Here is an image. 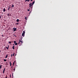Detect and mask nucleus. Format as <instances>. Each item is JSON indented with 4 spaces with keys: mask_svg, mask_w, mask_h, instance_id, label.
Returning <instances> with one entry per match:
<instances>
[{
    "mask_svg": "<svg viewBox=\"0 0 78 78\" xmlns=\"http://www.w3.org/2000/svg\"><path fill=\"white\" fill-rule=\"evenodd\" d=\"M0 19H1V16H0Z\"/></svg>",
    "mask_w": 78,
    "mask_h": 78,
    "instance_id": "obj_33",
    "label": "nucleus"
},
{
    "mask_svg": "<svg viewBox=\"0 0 78 78\" xmlns=\"http://www.w3.org/2000/svg\"><path fill=\"white\" fill-rule=\"evenodd\" d=\"M27 11H30V9H27Z\"/></svg>",
    "mask_w": 78,
    "mask_h": 78,
    "instance_id": "obj_26",
    "label": "nucleus"
},
{
    "mask_svg": "<svg viewBox=\"0 0 78 78\" xmlns=\"http://www.w3.org/2000/svg\"><path fill=\"white\" fill-rule=\"evenodd\" d=\"M35 2V1H34V2H33L32 3V5H34V3Z\"/></svg>",
    "mask_w": 78,
    "mask_h": 78,
    "instance_id": "obj_10",
    "label": "nucleus"
},
{
    "mask_svg": "<svg viewBox=\"0 0 78 78\" xmlns=\"http://www.w3.org/2000/svg\"><path fill=\"white\" fill-rule=\"evenodd\" d=\"M10 77H11V75H10Z\"/></svg>",
    "mask_w": 78,
    "mask_h": 78,
    "instance_id": "obj_36",
    "label": "nucleus"
},
{
    "mask_svg": "<svg viewBox=\"0 0 78 78\" xmlns=\"http://www.w3.org/2000/svg\"><path fill=\"white\" fill-rule=\"evenodd\" d=\"M3 11L4 12L6 11V9H5V8H4Z\"/></svg>",
    "mask_w": 78,
    "mask_h": 78,
    "instance_id": "obj_7",
    "label": "nucleus"
},
{
    "mask_svg": "<svg viewBox=\"0 0 78 78\" xmlns=\"http://www.w3.org/2000/svg\"><path fill=\"white\" fill-rule=\"evenodd\" d=\"M14 36H16V35H14Z\"/></svg>",
    "mask_w": 78,
    "mask_h": 78,
    "instance_id": "obj_38",
    "label": "nucleus"
},
{
    "mask_svg": "<svg viewBox=\"0 0 78 78\" xmlns=\"http://www.w3.org/2000/svg\"><path fill=\"white\" fill-rule=\"evenodd\" d=\"M31 13V12H30L29 13V14H30V13Z\"/></svg>",
    "mask_w": 78,
    "mask_h": 78,
    "instance_id": "obj_34",
    "label": "nucleus"
},
{
    "mask_svg": "<svg viewBox=\"0 0 78 78\" xmlns=\"http://www.w3.org/2000/svg\"><path fill=\"white\" fill-rule=\"evenodd\" d=\"M21 40H22V38H23V37H21Z\"/></svg>",
    "mask_w": 78,
    "mask_h": 78,
    "instance_id": "obj_28",
    "label": "nucleus"
},
{
    "mask_svg": "<svg viewBox=\"0 0 78 78\" xmlns=\"http://www.w3.org/2000/svg\"><path fill=\"white\" fill-rule=\"evenodd\" d=\"M15 63V61L12 64L13 66H14V64Z\"/></svg>",
    "mask_w": 78,
    "mask_h": 78,
    "instance_id": "obj_14",
    "label": "nucleus"
},
{
    "mask_svg": "<svg viewBox=\"0 0 78 78\" xmlns=\"http://www.w3.org/2000/svg\"><path fill=\"white\" fill-rule=\"evenodd\" d=\"M22 36H23V37H24V36H25V34H22Z\"/></svg>",
    "mask_w": 78,
    "mask_h": 78,
    "instance_id": "obj_9",
    "label": "nucleus"
},
{
    "mask_svg": "<svg viewBox=\"0 0 78 78\" xmlns=\"http://www.w3.org/2000/svg\"><path fill=\"white\" fill-rule=\"evenodd\" d=\"M14 31H16L17 30V28H13Z\"/></svg>",
    "mask_w": 78,
    "mask_h": 78,
    "instance_id": "obj_3",
    "label": "nucleus"
},
{
    "mask_svg": "<svg viewBox=\"0 0 78 78\" xmlns=\"http://www.w3.org/2000/svg\"><path fill=\"white\" fill-rule=\"evenodd\" d=\"M16 21L17 22H19V20L18 19H17L16 20Z\"/></svg>",
    "mask_w": 78,
    "mask_h": 78,
    "instance_id": "obj_20",
    "label": "nucleus"
},
{
    "mask_svg": "<svg viewBox=\"0 0 78 78\" xmlns=\"http://www.w3.org/2000/svg\"><path fill=\"white\" fill-rule=\"evenodd\" d=\"M32 5V3H30V4H29V6H30V8H31V6H32V5Z\"/></svg>",
    "mask_w": 78,
    "mask_h": 78,
    "instance_id": "obj_2",
    "label": "nucleus"
},
{
    "mask_svg": "<svg viewBox=\"0 0 78 78\" xmlns=\"http://www.w3.org/2000/svg\"><path fill=\"white\" fill-rule=\"evenodd\" d=\"M12 54L11 55V57H12Z\"/></svg>",
    "mask_w": 78,
    "mask_h": 78,
    "instance_id": "obj_27",
    "label": "nucleus"
},
{
    "mask_svg": "<svg viewBox=\"0 0 78 78\" xmlns=\"http://www.w3.org/2000/svg\"><path fill=\"white\" fill-rule=\"evenodd\" d=\"M27 2H30V0H26L25 2H27Z\"/></svg>",
    "mask_w": 78,
    "mask_h": 78,
    "instance_id": "obj_15",
    "label": "nucleus"
},
{
    "mask_svg": "<svg viewBox=\"0 0 78 78\" xmlns=\"http://www.w3.org/2000/svg\"><path fill=\"white\" fill-rule=\"evenodd\" d=\"M9 64H10V66H11L12 65V63H11V61H9Z\"/></svg>",
    "mask_w": 78,
    "mask_h": 78,
    "instance_id": "obj_5",
    "label": "nucleus"
},
{
    "mask_svg": "<svg viewBox=\"0 0 78 78\" xmlns=\"http://www.w3.org/2000/svg\"><path fill=\"white\" fill-rule=\"evenodd\" d=\"M7 16H11V15L10 13H9V14H7Z\"/></svg>",
    "mask_w": 78,
    "mask_h": 78,
    "instance_id": "obj_4",
    "label": "nucleus"
},
{
    "mask_svg": "<svg viewBox=\"0 0 78 78\" xmlns=\"http://www.w3.org/2000/svg\"><path fill=\"white\" fill-rule=\"evenodd\" d=\"M25 19H26V20H27V17H25Z\"/></svg>",
    "mask_w": 78,
    "mask_h": 78,
    "instance_id": "obj_24",
    "label": "nucleus"
},
{
    "mask_svg": "<svg viewBox=\"0 0 78 78\" xmlns=\"http://www.w3.org/2000/svg\"><path fill=\"white\" fill-rule=\"evenodd\" d=\"M12 8H14V5L12 4Z\"/></svg>",
    "mask_w": 78,
    "mask_h": 78,
    "instance_id": "obj_19",
    "label": "nucleus"
},
{
    "mask_svg": "<svg viewBox=\"0 0 78 78\" xmlns=\"http://www.w3.org/2000/svg\"><path fill=\"white\" fill-rule=\"evenodd\" d=\"M1 51L0 50V53Z\"/></svg>",
    "mask_w": 78,
    "mask_h": 78,
    "instance_id": "obj_37",
    "label": "nucleus"
},
{
    "mask_svg": "<svg viewBox=\"0 0 78 78\" xmlns=\"http://www.w3.org/2000/svg\"><path fill=\"white\" fill-rule=\"evenodd\" d=\"M20 44V41L18 43V44Z\"/></svg>",
    "mask_w": 78,
    "mask_h": 78,
    "instance_id": "obj_31",
    "label": "nucleus"
},
{
    "mask_svg": "<svg viewBox=\"0 0 78 78\" xmlns=\"http://www.w3.org/2000/svg\"><path fill=\"white\" fill-rule=\"evenodd\" d=\"M16 25H19V23H16Z\"/></svg>",
    "mask_w": 78,
    "mask_h": 78,
    "instance_id": "obj_23",
    "label": "nucleus"
},
{
    "mask_svg": "<svg viewBox=\"0 0 78 78\" xmlns=\"http://www.w3.org/2000/svg\"><path fill=\"white\" fill-rule=\"evenodd\" d=\"M9 9H10V7H9V8L8 9V10L9 11Z\"/></svg>",
    "mask_w": 78,
    "mask_h": 78,
    "instance_id": "obj_17",
    "label": "nucleus"
},
{
    "mask_svg": "<svg viewBox=\"0 0 78 78\" xmlns=\"http://www.w3.org/2000/svg\"><path fill=\"white\" fill-rule=\"evenodd\" d=\"M14 43L16 45H17V43H16V41H14Z\"/></svg>",
    "mask_w": 78,
    "mask_h": 78,
    "instance_id": "obj_1",
    "label": "nucleus"
},
{
    "mask_svg": "<svg viewBox=\"0 0 78 78\" xmlns=\"http://www.w3.org/2000/svg\"><path fill=\"white\" fill-rule=\"evenodd\" d=\"M9 44H11V41H9Z\"/></svg>",
    "mask_w": 78,
    "mask_h": 78,
    "instance_id": "obj_22",
    "label": "nucleus"
},
{
    "mask_svg": "<svg viewBox=\"0 0 78 78\" xmlns=\"http://www.w3.org/2000/svg\"><path fill=\"white\" fill-rule=\"evenodd\" d=\"M9 45H8V47H6V48L7 49V50H8L9 49Z\"/></svg>",
    "mask_w": 78,
    "mask_h": 78,
    "instance_id": "obj_8",
    "label": "nucleus"
},
{
    "mask_svg": "<svg viewBox=\"0 0 78 78\" xmlns=\"http://www.w3.org/2000/svg\"><path fill=\"white\" fill-rule=\"evenodd\" d=\"M13 70H14V71H15V68L13 69Z\"/></svg>",
    "mask_w": 78,
    "mask_h": 78,
    "instance_id": "obj_30",
    "label": "nucleus"
},
{
    "mask_svg": "<svg viewBox=\"0 0 78 78\" xmlns=\"http://www.w3.org/2000/svg\"><path fill=\"white\" fill-rule=\"evenodd\" d=\"M13 45L14 46L12 47V48H13V49H14V47L15 46H14V44H13Z\"/></svg>",
    "mask_w": 78,
    "mask_h": 78,
    "instance_id": "obj_13",
    "label": "nucleus"
},
{
    "mask_svg": "<svg viewBox=\"0 0 78 78\" xmlns=\"http://www.w3.org/2000/svg\"><path fill=\"white\" fill-rule=\"evenodd\" d=\"M14 56V53L13 55V56Z\"/></svg>",
    "mask_w": 78,
    "mask_h": 78,
    "instance_id": "obj_25",
    "label": "nucleus"
},
{
    "mask_svg": "<svg viewBox=\"0 0 78 78\" xmlns=\"http://www.w3.org/2000/svg\"><path fill=\"white\" fill-rule=\"evenodd\" d=\"M4 60L5 62H6V60L5 59H4Z\"/></svg>",
    "mask_w": 78,
    "mask_h": 78,
    "instance_id": "obj_21",
    "label": "nucleus"
},
{
    "mask_svg": "<svg viewBox=\"0 0 78 78\" xmlns=\"http://www.w3.org/2000/svg\"><path fill=\"white\" fill-rule=\"evenodd\" d=\"M8 55H6V56H5V58H7V57H8Z\"/></svg>",
    "mask_w": 78,
    "mask_h": 78,
    "instance_id": "obj_18",
    "label": "nucleus"
},
{
    "mask_svg": "<svg viewBox=\"0 0 78 78\" xmlns=\"http://www.w3.org/2000/svg\"><path fill=\"white\" fill-rule=\"evenodd\" d=\"M25 31H23V34H25Z\"/></svg>",
    "mask_w": 78,
    "mask_h": 78,
    "instance_id": "obj_12",
    "label": "nucleus"
},
{
    "mask_svg": "<svg viewBox=\"0 0 78 78\" xmlns=\"http://www.w3.org/2000/svg\"><path fill=\"white\" fill-rule=\"evenodd\" d=\"M2 37H4V36H3V35H2Z\"/></svg>",
    "mask_w": 78,
    "mask_h": 78,
    "instance_id": "obj_29",
    "label": "nucleus"
},
{
    "mask_svg": "<svg viewBox=\"0 0 78 78\" xmlns=\"http://www.w3.org/2000/svg\"><path fill=\"white\" fill-rule=\"evenodd\" d=\"M5 68H4V70L3 71V73H5Z\"/></svg>",
    "mask_w": 78,
    "mask_h": 78,
    "instance_id": "obj_6",
    "label": "nucleus"
},
{
    "mask_svg": "<svg viewBox=\"0 0 78 78\" xmlns=\"http://www.w3.org/2000/svg\"><path fill=\"white\" fill-rule=\"evenodd\" d=\"M33 1V0H31L30 2H32Z\"/></svg>",
    "mask_w": 78,
    "mask_h": 78,
    "instance_id": "obj_32",
    "label": "nucleus"
},
{
    "mask_svg": "<svg viewBox=\"0 0 78 78\" xmlns=\"http://www.w3.org/2000/svg\"><path fill=\"white\" fill-rule=\"evenodd\" d=\"M19 42H20L21 43H23V41H21L20 40Z\"/></svg>",
    "mask_w": 78,
    "mask_h": 78,
    "instance_id": "obj_16",
    "label": "nucleus"
},
{
    "mask_svg": "<svg viewBox=\"0 0 78 78\" xmlns=\"http://www.w3.org/2000/svg\"><path fill=\"white\" fill-rule=\"evenodd\" d=\"M3 66L2 65H0V69H2V67Z\"/></svg>",
    "mask_w": 78,
    "mask_h": 78,
    "instance_id": "obj_11",
    "label": "nucleus"
},
{
    "mask_svg": "<svg viewBox=\"0 0 78 78\" xmlns=\"http://www.w3.org/2000/svg\"><path fill=\"white\" fill-rule=\"evenodd\" d=\"M5 78H7V76L6 77H5Z\"/></svg>",
    "mask_w": 78,
    "mask_h": 78,
    "instance_id": "obj_35",
    "label": "nucleus"
}]
</instances>
